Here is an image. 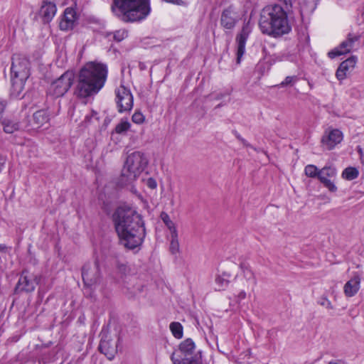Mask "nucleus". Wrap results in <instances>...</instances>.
Returning a JSON list of instances; mask_svg holds the SVG:
<instances>
[{"label": "nucleus", "instance_id": "obj_43", "mask_svg": "<svg viewBox=\"0 0 364 364\" xmlns=\"http://www.w3.org/2000/svg\"><path fill=\"white\" fill-rule=\"evenodd\" d=\"M166 2L172 3L176 5H181L182 3V0H164Z\"/></svg>", "mask_w": 364, "mask_h": 364}, {"label": "nucleus", "instance_id": "obj_40", "mask_svg": "<svg viewBox=\"0 0 364 364\" xmlns=\"http://www.w3.org/2000/svg\"><path fill=\"white\" fill-rule=\"evenodd\" d=\"M280 1L283 2L286 9H289L292 6V1L291 0H279Z\"/></svg>", "mask_w": 364, "mask_h": 364}, {"label": "nucleus", "instance_id": "obj_32", "mask_svg": "<svg viewBox=\"0 0 364 364\" xmlns=\"http://www.w3.org/2000/svg\"><path fill=\"white\" fill-rule=\"evenodd\" d=\"M130 124L128 122H122L121 123L117 125L115 130L117 133L121 134L128 130Z\"/></svg>", "mask_w": 364, "mask_h": 364}, {"label": "nucleus", "instance_id": "obj_30", "mask_svg": "<svg viewBox=\"0 0 364 364\" xmlns=\"http://www.w3.org/2000/svg\"><path fill=\"white\" fill-rule=\"evenodd\" d=\"M298 77L296 75L293 76H287L284 81H282L278 87H285L287 85H293L296 82H297Z\"/></svg>", "mask_w": 364, "mask_h": 364}, {"label": "nucleus", "instance_id": "obj_48", "mask_svg": "<svg viewBox=\"0 0 364 364\" xmlns=\"http://www.w3.org/2000/svg\"><path fill=\"white\" fill-rule=\"evenodd\" d=\"M328 364H339V363L337 362H330Z\"/></svg>", "mask_w": 364, "mask_h": 364}, {"label": "nucleus", "instance_id": "obj_3", "mask_svg": "<svg viewBox=\"0 0 364 364\" xmlns=\"http://www.w3.org/2000/svg\"><path fill=\"white\" fill-rule=\"evenodd\" d=\"M111 9L124 22L140 21L150 14V0H113Z\"/></svg>", "mask_w": 364, "mask_h": 364}, {"label": "nucleus", "instance_id": "obj_15", "mask_svg": "<svg viewBox=\"0 0 364 364\" xmlns=\"http://www.w3.org/2000/svg\"><path fill=\"white\" fill-rule=\"evenodd\" d=\"M337 174L336 168L333 166H325L319 170V181L331 192H336L337 187L332 179Z\"/></svg>", "mask_w": 364, "mask_h": 364}, {"label": "nucleus", "instance_id": "obj_10", "mask_svg": "<svg viewBox=\"0 0 364 364\" xmlns=\"http://www.w3.org/2000/svg\"><path fill=\"white\" fill-rule=\"evenodd\" d=\"M108 76L107 64L92 61V96L97 95L105 86Z\"/></svg>", "mask_w": 364, "mask_h": 364}, {"label": "nucleus", "instance_id": "obj_38", "mask_svg": "<svg viewBox=\"0 0 364 364\" xmlns=\"http://www.w3.org/2000/svg\"><path fill=\"white\" fill-rule=\"evenodd\" d=\"M167 228L169 229L171 232V237H178V232L174 223H173L172 225H171L170 226H167Z\"/></svg>", "mask_w": 364, "mask_h": 364}, {"label": "nucleus", "instance_id": "obj_21", "mask_svg": "<svg viewBox=\"0 0 364 364\" xmlns=\"http://www.w3.org/2000/svg\"><path fill=\"white\" fill-rule=\"evenodd\" d=\"M360 277L356 274L348 281L343 287V291L346 296L352 297L357 294L360 289Z\"/></svg>", "mask_w": 364, "mask_h": 364}, {"label": "nucleus", "instance_id": "obj_22", "mask_svg": "<svg viewBox=\"0 0 364 364\" xmlns=\"http://www.w3.org/2000/svg\"><path fill=\"white\" fill-rule=\"evenodd\" d=\"M30 117L31 119L29 121L31 122L33 129H38L48 122L47 115H30Z\"/></svg>", "mask_w": 364, "mask_h": 364}, {"label": "nucleus", "instance_id": "obj_49", "mask_svg": "<svg viewBox=\"0 0 364 364\" xmlns=\"http://www.w3.org/2000/svg\"><path fill=\"white\" fill-rule=\"evenodd\" d=\"M97 114L95 112L92 110V114Z\"/></svg>", "mask_w": 364, "mask_h": 364}, {"label": "nucleus", "instance_id": "obj_35", "mask_svg": "<svg viewBox=\"0 0 364 364\" xmlns=\"http://www.w3.org/2000/svg\"><path fill=\"white\" fill-rule=\"evenodd\" d=\"M132 122L137 124H141L144 122L145 118L144 115H132Z\"/></svg>", "mask_w": 364, "mask_h": 364}, {"label": "nucleus", "instance_id": "obj_37", "mask_svg": "<svg viewBox=\"0 0 364 364\" xmlns=\"http://www.w3.org/2000/svg\"><path fill=\"white\" fill-rule=\"evenodd\" d=\"M161 219L166 226H170L171 225H172V224L174 223L172 220H171L169 216L166 213L161 214Z\"/></svg>", "mask_w": 364, "mask_h": 364}, {"label": "nucleus", "instance_id": "obj_26", "mask_svg": "<svg viewBox=\"0 0 364 364\" xmlns=\"http://www.w3.org/2000/svg\"><path fill=\"white\" fill-rule=\"evenodd\" d=\"M170 330L176 338H181L183 336V326L179 322H172L170 324Z\"/></svg>", "mask_w": 364, "mask_h": 364}, {"label": "nucleus", "instance_id": "obj_14", "mask_svg": "<svg viewBox=\"0 0 364 364\" xmlns=\"http://www.w3.org/2000/svg\"><path fill=\"white\" fill-rule=\"evenodd\" d=\"M39 280L38 274L23 271L18 282L16 290L31 292L38 284Z\"/></svg>", "mask_w": 364, "mask_h": 364}, {"label": "nucleus", "instance_id": "obj_5", "mask_svg": "<svg viewBox=\"0 0 364 364\" xmlns=\"http://www.w3.org/2000/svg\"><path fill=\"white\" fill-rule=\"evenodd\" d=\"M12 95L18 96L23 90L26 80L29 76V61L27 58L15 54L12 58L11 68Z\"/></svg>", "mask_w": 364, "mask_h": 364}, {"label": "nucleus", "instance_id": "obj_31", "mask_svg": "<svg viewBox=\"0 0 364 364\" xmlns=\"http://www.w3.org/2000/svg\"><path fill=\"white\" fill-rule=\"evenodd\" d=\"M170 251L172 254H176L179 251V242L178 237H171Z\"/></svg>", "mask_w": 364, "mask_h": 364}, {"label": "nucleus", "instance_id": "obj_33", "mask_svg": "<svg viewBox=\"0 0 364 364\" xmlns=\"http://www.w3.org/2000/svg\"><path fill=\"white\" fill-rule=\"evenodd\" d=\"M318 304L321 306H324L327 309H329V310L333 309V306L331 302L326 296L321 297L319 301H318Z\"/></svg>", "mask_w": 364, "mask_h": 364}, {"label": "nucleus", "instance_id": "obj_44", "mask_svg": "<svg viewBox=\"0 0 364 364\" xmlns=\"http://www.w3.org/2000/svg\"><path fill=\"white\" fill-rule=\"evenodd\" d=\"M246 297V292L245 291H242L238 294V298L240 299H244Z\"/></svg>", "mask_w": 364, "mask_h": 364}, {"label": "nucleus", "instance_id": "obj_28", "mask_svg": "<svg viewBox=\"0 0 364 364\" xmlns=\"http://www.w3.org/2000/svg\"><path fill=\"white\" fill-rule=\"evenodd\" d=\"M92 31L104 33V32L102 31V29L104 28V27H105L104 21H102L100 18H95L92 17Z\"/></svg>", "mask_w": 364, "mask_h": 364}, {"label": "nucleus", "instance_id": "obj_4", "mask_svg": "<svg viewBox=\"0 0 364 364\" xmlns=\"http://www.w3.org/2000/svg\"><path fill=\"white\" fill-rule=\"evenodd\" d=\"M148 165V159L141 151H134L127 156L119 178V185H132Z\"/></svg>", "mask_w": 364, "mask_h": 364}, {"label": "nucleus", "instance_id": "obj_29", "mask_svg": "<svg viewBox=\"0 0 364 364\" xmlns=\"http://www.w3.org/2000/svg\"><path fill=\"white\" fill-rule=\"evenodd\" d=\"M128 36V32L125 29H119L114 32L113 38L117 42H120Z\"/></svg>", "mask_w": 364, "mask_h": 364}, {"label": "nucleus", "instance_id": "obj_46", "mask_svg": "<svg viewBox=\"0 0 364 364\" xmlns=\"http://www.w3.org/2000/svg\"><path fill=\"white\" fill-rule=\"evenodd\" d=\"M171 360H173L174 364H181V361L178 359H175L174 353L171 356Z\"/></svg>", "mask_w": 364, "mask_h": 364}, {"label": "nucleus", "instance_id": "obj_45", "mask_svg": "<svg viewBox=\"0 0 364 364\" xmlns=\"http://www.w3.org/2000/svg\"><path fill=\"white\" fill-rule=\"evenodd\" d=\"M240 267L243 272H245V270H248V267L246 266L244 263H241L240 264Z\"/></svg>", "mask_w": 364, "mask_h": 364}, {"label": "nucleus", "instance_id": "obj_17", "mask_svg": "<svg viewBox=\"0 0 364 364\" xmlns=\"http://www.w3.org/2000/svg\"><path fill=\"white\" fill-rule=\"evenodd\" d=\"M195 343L191 338L185 340L179 346V351L184 357L183 360H186L188 364L200 363L198 360H193L191 357L195 350Z\"/></svg>", "mask_w": 364, "mask_h": 364}, {"label": "nucleus", "instance_id": "obj_18", "mask_svg": "<svg viewBox=\"0 0 364 364\" xmlns=\"http://www.w3.org/2000/svg\"><path fill=\"white\" fill-rule=\"evenodd\" d=\"M57 11L56 4L53 0H43L40 9V16L44 23L50 22Z\"/></svg>", "mask_w": 364, "mask_h": 364}, {"label": "nucleus", "instance_id": "obj_41", "mask_svg": "<svg viewBox=\"0 0 364 364\" xmlns=\"http://www.w3.org/2000/svg\"><path fill=\"white\" fill-rule=\"evenodd\" d=\"M6 101L0 99V114L4 112L6 109Z\"/></svg>", "mask_w": 364, "mask_h": 364}, {"label": "nucleus", "instance_id": "obj_8", "mask_svg": "<svg viewBox=\"0 0 364 364\" xmlns=\"http://www.w3.org/2000/svg\"><path fill=\"white\" fill-rule=\"evenodd\" d=\"M360 35L358 33H349L346 38L338 47L328 52V57L334 58L337 56L357 50L360 47Z\"/></svg>", "mask_w": 364, "mask_h": 364}, {"label": "nucleus", "instance_id": "obj_11", "mask_svg": "<svg viewBox=\"0 0 364 364\" xmlns=\"http://www.w3.org/2000/svg\"><path fill=\"white\" fill-rule=\"evenodd\" d=\"M252 26L250 21L245 22L241 31L237 35L236 41V63L240 64L243 55L245 53V45L247 40L252 32Z\"/></svg>", "mask_w": 364, "mask_h": 364}, {"label": "nucleus", "instance_id": "obj_39", "mask_svg": "<svg viewBox=\"0 0 364 364\" xmlns=\"http://www.w3.org/2000/svg\"><path fill=\"white\" fill-rule=\"evenodd\" d=\"M235 136L238 140H240L242 142L244 146L252 148V146L237 132H235Z\"/></svg>", "mask_w": 364, "mask_h": 364}, {"label": "nucleus", "instance_id": "obj_42", "mask_svg": "<svg viewBox=\"0 0 364 364\" xmlns=\"http://www.w3.org/2000/svg\"><path fill=\"white\" fill-rule=\"evenodd\" d=\"M147 184H148V186L152 189H154L156 187V183L152 178L149 179Z\"/></svg>", "mask_w": 364, "mask_h": 364}, {"label": "nucleus", "instance_id": "obj_1", "mask_svg": "<svg viewBox=\"0 0 364 364\" xmlns=\"http://www.w3.org/2000/svg\"><path fill=\"white\" fill-rule=\"evenodd\" d=\"M112 220L122 245L134 250L142 244L146 230L141 216L135 210L128 205H121L114 212Z\"/></svg>", "mask_w": 364, "mask_h": 364}, {"label": "nucleus", "instance_id": "obj_12", "mask_svg": "<svg viewBox=\"0 0 364 364\" xmlns=\"http://www.w3.org/2000/svg\"><path fill=\"white\" fill-rule=\"evenodd\" d=\"M115 94L119 112H129L133 107V96L130 90L124 85H120L116 89Z\"/></svg>", "mask_w": 364, "mask_h": 364}, {"label": "nucleus", "instance_id": "obj_36", "mask_svg": "<svg viewBox=\"0 0 364 364\" xmlns=\"http://www.w3.org/2000/svg\"><path fill=\"white\" fill-rule=\"evenodd\" d=\"M117 271L122 275L126 274L127 272H128V267L125 264H118L117 267Z\"/></svg>", "mask_w": 364, "mask_h": 364}, {"label": "nucleus", "instance_id": "obj_23", "mask_svg": "<svg viewBox=\"0 0 364 364\" xmlns=\"http://www.w3.org/2000/svg\"><path fill=\"white\" fill-rule=\"evenodd\" d=\"M359 172L356 168L348 167L342 172V178L348 181H352L356 178Z\"/></svg>", "mask_w": 364, "mask_h": 364}, {"label": "nucleus", "instance_id": "obj_47", "mask_svg": "<svg viewBox=\"0 0 364 364\" xmlns=\"http://www.w3.org/2000/svg\"><path fill=\"white\" fill-rule=\"evenodd\" d=\"M358 151L360 153V154H362V149L360 146H358Z\"/></svg>", "mask_w": 364, "mask_h": 364}, {"label": "nucleus", "instance_id": "obj_19", "mask_svg": "<svg viewBox=\"0 0 364 364\" xmlns=\"http://www.w3.org/2000/svg\"><path fill=\"white\" fill-rule=\"evenodd\" d=\"M358 58L356 56L353 55L346 60L343 61L336 70V77L339 80H343L347 75L351 72L357 63Z\"/></svg>", "mask_w": 364, "mask_h": 364}, {"label": "nucleus", "instance_id": "obj_6", "mask_svg": "<svg viewBox=\"0 0 364 364\" xmlns=\"http://www.w3.org/2000/svg\"><path fill=\"white\" fill-rule=\"evenodd\" d=\"M75 95L84 103L91 96V63H87L79 71Z\"/></svg>", "mask_w": 364, "mask_h": 364}, {"label": "nucleus", "instance_id": "obj_2", "mask_svg": "<svg viewBox=\"0 0 364 364\" xmlns=\"http://www.w3.org/2000/svg\"><path fill=\"white\" fill-rule=\"evenodd\" d=\"M287 9L279 4L264 6L261 12L259 26L262 33L274 38L288 34L291 31Z\"/></svg>", "mask_w": 364, "mask_h": 364}, {"label": "nucleus", "instance_id": "obj_7", "mask_svg": "<svg viewBox=\"0 0 364 364\" xmlns=\"http://www.w3.org/2000/svg\"><path fill=\"white\" fill-rule=\"evenodd\" d=\"M100 337L99 350L109 360L113 359L117 353V346L119 341L118 335L116 333L112 334L107 329H103L100 333Z\"/></svg>", "mask_w": 364, "mask_h": 364}, {"label": "nucleus", "instance_id": "obj_20", "mask_svg": "<svg viewBox=\"0 0 364 364\" xmlns=\"http://www.w3.org/2000/svg\"><path fill=\"white\" fill-rule=\"evenodd\" d=\"M77 20L75 11L73 8H67L60 22V28L63 31L72 29Z\"/></svg>", "mask_w": 364, "mask_h": 364}, {"label": "nucleus", "instance_id": "obj_24", "mask_svg": "<svg viewBox=\"0 0 364 364\" xmlns=\"http://www.w3.org/2000/svg\"><path fill=\"white\" fill-rule=\"evenodd\" d=\"M2 125L4 132L6 133H13L14 131L18 129V124L9 119H4L2 121Z\"/></svg>", "mask_w": 364, "mask_h": 364}, {"label": "nucleus", "instance_id": "obj_13", "mask_svg": "<svg viewBox=\"0 0 364 364\" xmlns=\"http://www.w3.org/2000/svg\"><path fill=\"white\" fill-rule=\"evenodd\" d=\"M241 19V16L237 10L232 6L224 9L221 14L220 24L227 30H232Z\"/></svg>", "mask_w": 364, "mask_h": 364}, {"label": "nucleus", "instance_id": "obj_34", "mask_svg": "<svg viewBox=\"0 0 364 364\" xmlns=\"http://www.w3.org/2000/svg\"><path fill=\"white\" fill-rule=\"evenodd\" d=\"M82 279L85 284V286L89 287L90 286V275L88 271H85V269H83L82 272Z\"/></svg>", "mask_w": 364, "mask_h": 364}, {"label": "nucleus", "instance_id": "obj_50", "mask_svg": "<svg viewBox=\"0 0 364 364\" xmlns=\"http://www.w3.org/2000/svg\"><path fill=\"white\" fill-rule=\"evenodd\" d=\"M140 114V113H139V112H134V114Z\"/></svg>", "mask_w": 364, "mask_h": 364}, {"label": "nucleus", "instance_id": "obj_27", "mask_svg": "<svg viewBox=\"0 0 364 364\" xmlns=\"http://www.w3.org/2000/svg\"><path fill=\"white\" fill-rule=\"evenodd\" d=\"M319 170L318 168L314 165H307L305 168V174L310 178H316L317 177L319 179Z\"/></svg>", "mask_w": 364, "mask_h": 364}, {"label": "nucleus", "instance_id": "obj_25", "mask_svg": "<svg viewBox=\"0 0 364 364\" xmlns=\"http://www.w3.org/2000/svg\"><path fill=\"white\" fill-rule=\"evenodd\" d=\"M226 277H228V275L225 274H223L222 275H218L216 277V278H215V284H216L215 289L216 290H218V291L223 290L228 286L229 280L228 279V278H226Z\"/></svg>", "mask_w": 364, "mask_h": 364}, {"label": "nucleus", "instance_id": "obj_9", "mask_svg": "<svg viewBox=\"0 0 364 364\" xmlns=\"http://www.w3.org/2000/svg\"><path fill=\"white\" fill-rule=\"evenodd\" d=\"M75 74L73 71L65 72L51 83L48 90L49 93L56 97L63 96L73 84Z\"/></svg>", "mask_w": 364, "mask_h": 364}, {"label": "nucleus", "instance_id": "obj_16", "mask_svg": "<svg viewBox=\"0 0 364 364\" xmlns=\"http://www.w3.org/2000/svg\"><path fill=\"white\" fill-rule=\"evenodd\" d=\"M342 140V132L337 129H333L331 130H326L325 132V134L321 139V144L324 149L327 150H331L338 144L341 143Z\"/></svg>", "mask_w": 364, "mask_h": 364}]
</instances>
